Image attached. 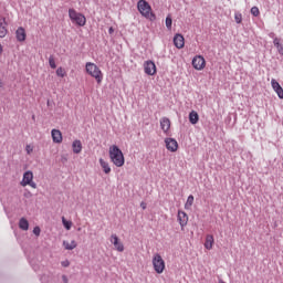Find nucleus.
I'll use <instances>...</instances> for the list:
<instances>
[{
  "mask_svg": "<svg viewBox=\"0 0 283 283\" xmlns=\"http://www.w3.org/2000/svg\"><path fill=\"white\" fill-rule=\"evenodd\" d=\"M21 187H31L36 189V182H34V174L31 170H28L23 174V178L20 182Z\"/></svg>",
  "mask_w": 283,
  "mask_h": 283,
  "instance_id": "423d86ee",
  "label": "nucleus"
},
{
  "mask_svg": "<svg viewBox=\"0 0 283 283\" xmlns=\"http://www.w3.org/2000/svg\"><path fill=\"white\" fill-rule=\"evenodd\" d=\"M193 196L190 195L185 203V209H191L193 207Z\"/></svg>",
  "mask_w": 283,
  "mask_h": 283,
  "instance_id": "393cba45",
  "label": "nucleus"
},
{
  "mask_svg": "<svg viewBox=\"0 0 283 283\" xmlns=\"http://www.w3.org/2000/svg\"><path fill=\"white\" fill-rule=\"evenodd\" d=\"M271 86L274 90L275 94H277L279 98H283V88L282 85H280V82H276L275 78H272Z\"/></svg>",
  "mask_w": 283,
  "mask_h": 283,
  "instance_id": "4468645a",
  "label": "nucleus"
},
{
  "mask_svg": "<svg viewBox=\"0 0 283 283\" xmlns=\"http://www.w3.org/2000/svg\"><path fill=\"white\" fill-rule=\"evenodd\" d=\"M108 156L115 167H123L125 165V155H123V150L118 146L112 145L108 149Z\"/></svg>",
  "mask_w": 283,
  "mask_h": 283,
  "instance_id": "f257e3e1",
  "label": "nucleus"
},
{
  "mask_svg": "<svg viewBox=\"0 0 283 283\" xmlns=\"http://www.w3.org/2000/svg\"><path fill=\"white\" fill-rule=\"evenodd\" d=\"M140 207H142V209H144V210H145V209H147V203L142 202V203H140Z\"/></svg>",
  "mask_w": 283,
  "mask_h": 283,
  "instance_id": "c9c22d12",
  "label": "nucleus"
},
{
  "mask_svg": "<svg viewBox=\"0 0 283 283\" xmlns=\"http://www.w3.org/2000/svg\"><path fill=\"white\" fill-rule=\"evenodd\" d=\"M1 87H3V83L0 82V90H1Z\"/></svg>",
  "mask_w": 283,
  "mask_h": 283,
  "instance_id": "58836bf2",
  "label": "nucleus"
},
{
  "mask_svg": "<svg viewBox=\"0 0 283 283\" xmlns=\"http://www.w3.org/2000/svg\"><path fill=\"white\" fill-rule=\"evenodd\" d=\"M63 247L66 251H74L76 249V241H63Z\"/></svg>",
  "mask_w": 283,
  "mask_h": 283,
  "instance_id": "4be33fe9",
  "label": "nucleus"
},
{
  "mask_svg": "<svg viewBox=\"0 0 283 283\" xmlns=\"http://www.w3.org/2000/svg\"><path fill=\"white\" fill-rule=\"evenodd\" d=\"M166 149L171 153L178 151V140L175 138L168 137L165 139Z\"/></svg>",
  "mask_w": 283,
  "mask_h": 283,
  "instance_id": "9d476101",
  "label": "nucleus"
},
{
  "mask_svg": "<svg viewBox=\"0 0 283 283\" xmlns=\"http://www.w3.org/2000/svg\"><path fill=\"white\" fill-rule=\"evenodd\" d=\"M177 219L181 229H185V227H187V223L189 222V216L187 214V212L178 211Z\"/></svg>",
  "mask_w": 283,
  "mask_h": 283,
  "instance_id": "9b49d317",
  "label": "nucleus"
},
{
  "mask_svg": "<svg viewBox=\"0 0 283 283\" xmlns=\"http://www.w3.org/2000/svg\"><path fill=\"white\" fill-rule=\"evenodd\" d=\"M192 67L195 70H198L199 72L205 70V67H207V61L205 60V56L202 55H196L192 59Z\"/></svg>",
  "mask_w": 283,
  "mask_h": 283,
  "instance_id": "0eeeda50",
  "label": "nucleus"
},
{
  "mask_svg": "<svg viewBox=\"0 0 283 283\" xmlns=\"http://www.w3.org/2000/svg\"><path fill=\"white\" fill-rule=\"evenodd\" d=\"M85 70L86 74H88V76H92V78H95L98 85L103 83V71H101V67H98V65L94 64L93 62H87L85 64Z\"/></svg>",
  "mask_w": 283,
  "mask_h": 283,
  "instance_id": "f03ea898",
  "label": "nucleus"
},
{
  "mask_svg": "<svg viewBox=\"0 0 283 283\" xmlns=\"http://www.w3.org/2000/svg\"><path fill=\"white\" fill-rule=\"evenodd\" d=\"M137 10L142 17H145V19H149V21H154L156 19V14L151 12V6L147 0H139L137 2Z\"/></svg>",
  "mask_w": 283,
  "mask_h": 283,
  "instance_id": "7ed1b4c3",
  "label": "nucleus"
},
{
  "mask_svg": "<svg viewBox=\"0 0 283 283\" xmlns=\"http://www.w3.org/2000/svg\"><path fill=\"white\" fill-rule=\"evenodd\" d=\"M213 242H214L213 235L208 234L206 237L205 249H207L208 251H211V249H213Z\"/></svg>",
  "mask_w": 283,
  "mask_h": 283,
  "instance_id": "aec40b11",
  "label": "nucleus"
},
{
  "mask_svg": "<svg viewBox=\"0 0 283 283\" xmlns=\"http://www.w3.org/2000/svg\"><path fill=\"white\" fill-rule=\"evenodd\" d=\"M8 35V22L6 18L0 19V39H6Z\"/></svg>",
  "mask_w": 283,
  "mask_h": 283,
  "instance_id": "2eb2a0df",
  "label": "nucleus"
},
{
  "mask_svg": "<svg viewBox=\"0 0 283 283\" xmlns=\"http://www.w3.org/2000/svg\"><path fill=\"white\" fill-rule=\"evenodd\" d=\"M56 76H59L60 78H65L67 72H65V69H63V66L57 67V70L55 71Z\"/></svg>",
  "mask_w": 283,
  "mask_h": 283,
  "instance_id": "b1692460",
  "label": "nucleus"
},
{
  "mask_svg": "<svg viewBox=\"0 0 283 283\" xmlns=\"http://www.w3.org/2000/svg\"><path fill=\"white\" fill-rule=\"evenodd\" d=\"M144 72L148 76H156V63H154L151 60L144 62Z\"/></svg>",
  "mask_w": 283,
  "mask_h": 283,
  "instance_id": "1a4fd4ad",
  "label": "nucleus"
},
{
  "mask_svg": "<svg viewBox=\"0 0 283 283\" xmlns=\"http://www.w3.org/2000/svg\"><path fill=\"white\" fill-rule=\"evenodd\" d=\"M219 283H226L224 281L220 280Z\"/></svg>",
  "mask_w": 283,
  "mask_h": 283,
  "instance_id": "ea45409f",
  "label": "nucleus"
},
{
  "mask_svg": "<svg viewBox=\"0 0 283 283\" xmlns=\"http://www.w3.org/2000/svg\"><path fill=\"white\" fill-rule=\"evenodd\" d=\"M0 54H3V45L0 44Z\"/></svg>",
  "mask_w": 283,
  "mask_h": 283,
  "instance_id": "4c0bfd02",
  "label": "nucleus"
},
{
  "mask_svg": "<svg viewBox=\"0 0 283 283\" xmlns=\"http://www.w3.org/2000/svg\"><path fill=\"white\" fill-rule=\"evenodd\" d=\"M72 150H73V154H81L83 151V143H81L80 139H75L72 143Z\"/></svg>",
  "mask_w": 283,
  "mask_h": 283,
  "instance_id": "a211bd4d",
  "label": "nucleus"
},
{
  "mask_svg": "<svg viewBox=\"0 0 283 283\" xmlns=\"http://www.w3.org/2000/svg\"><path fill=\"white\" fill-rule=\"evenodd\" d=\"M160 128L163 129L164 134H167L169 129H171V120L167 117H163L160 119Z\"/></svg>",
  "mask_w": 283,
  "mask_h": 283,
  "instance_id": "f3484780",
  "label": "nucleus"
},
{
  "mask_svg": "<svg viewBox=\"0 0 283 283\" xmlns=\"http://www.w3.org/2000/svg\"><path fill=\"white\" fill-rule=\"evenodd\" d=\"M279 54H283V45L281 44L280 46L276 48Z\"/></svg>",
  "mask_w": 283,
  "mask_h": 283,
  "instance_id": "f704fd0d",
  "label": "nucleus"
},
{
  "mask_svg": "<svg viewBox=\"0 0 283 283\" xmlns=\"http://www.w3.org/2000/svg\"><path fill=\"white\" fill-rule=\"evenodd\" d=\"M51 136H52L53 143H56L57 145H61V143H63V134L61 133V130L56 128L52 129Z\"/></svg>",
  "mask_w": 283,
  "mask_h": 283,
  "instance_id": "f8f14e48",
  "label": "nucleus"
},
{
  "mask_svg": "<svg viewBox=\"0 0 283 283\" xmlns=\"http://www.w3.org/2000/svg\"><path fill=\"white\" fill-rule=\"evenodd\" d=\"M153 266L154 271L159 275L165 273V260L159 253H155L153 256Z\"/></svg>",
  "mask_w": 283,
  "mask_h": 283,
  "instance_id": "39448f33",
  "label": "nucleus"
},
{
  "mask_svg": "<svg viewBox=\"0 0 283 283\" xmlns=\"http://www.w3.org/2000/svg\"><path fill=\"white\" fill-rule=\"evenodd\" d=\"M109 242L112 245H114L115 251H118L119 253H123V251H125V245L123 244V241H120L117 234H112L109 238Z\"/></svg>",
  "mask_w": 283,
  "mask_h": 283,
  "instance_id": "6e6552de",
  "label": "nucleus"
},
{
  "mask_svg": "<svg viewBox=\"0 0 283 283\" xmlns=\"http://www.w3.org/2000/svg\"><path fill=\"white\" fill-rule=\"evenodd\" d=\"M25 151H27L28 156H30V154H32V151H34V146L28 144L25 146Z\"/></svg>",
  "mask_w": 283,
  "mask_h": 283,
  "instance_id": "c756f323",
  "label": "nucleus"
},
{
  "mask_svg": "<svg viewBox=\"0 0 283 283\" xmlns=\"http://www.w3.org/2000/svg\"><path fill=\"white\" fill-rule=\"evenodd\" d=\"M62 266H64V268L70 266V261H67V260L62 261Z\"/></svg>",
  "mask_w": 283,
  "mask_h": 283,
  "instance_id": "72a5a7b5",
  "label": "nucleus"
},
{
  "mask_svg": "<svg viewBox=\"0 0 283 283\" xmlns=\"http://www.w3.org/2000/svg\"><path fill=\"white\" fill-rule=\"evenodd\" d=\"M19 228L22 229V231H28V229H30V222H28V219L21 218L19 221Z\"/></svg>",
  "mask_w": 283,
  "mask_h": 283,
  "instance_id": "5701e85b",
  "label": "nucleus"
},
{
  "mask_svg": "<svg viewBox=\"0 0 283 283\" xmlns=\"http://www.w3.org/2000/svg\"><path fill=\"white\" fill-rule=\"evenodd\" d=\"M49 64L52 70H56V61H54L53 56L49 59Z\"/></svg>",
  "mask_w": 283,
  "mask_h": 283,
  "instance_id": "c85d7f7f",
  "label": "nucleus"
},
{
  "mask_svg": "<svg viewBox=\"0 0 283 283\" xmlns=\"http://www.w3.org/2000/svg\"><path fill=\"white\" fill-rule=\"evenodd\" d=\"M174 45L178 49V50H182V48H185V36H182V34L177 33L174 36Z\"/></svg>",
  "mask_w": 283,
  "mask_h": 283,
  "instance_id": "ddd939ff",
  "label": "nucleus"
},
{
  "mask_svg": "<svg viewBox=\"0 0 283 283\" xmlns=\"http://www.w3.org/2000/svg\"><path fill=\"white\" fill-rule=\"evenodd\" d=\"M99 166L103 169L104 174L109 175L112 174V167L109 166V163L106 161L103 158H99Z\"/></svg>",
  "mask_w": 283,
  "mask_h": 283,
  "instance_id": "6ab92c4d",
  "label": "nucleus"
},
{
  "mask_svg": "<svg viewBox=\"0 0 283 283\" xmlns=\"http://www.w3.org/2000/svg\"><path fill=\"white\" fill-rule=\"evenodd\" d=\"M62 224L66 229V231H70V229H72V221H67L65 217H62Z\"/></svg>",
  "mask_w": 283,
  "mask_h": 283,
  "instance_id": "a878e982",
  "label": "nucleus"
},
{
  "mask_svg": "<svg viewBox=\"0 0 283 283\" xmlns=\"http://www.w3.org/2000/svg\"><path fill=\"white\" fill-rule=\"evenodd\" d=\"M234 21L235 23H242V13H235Z\"/></svg>",
  "mask_w": 283,
  "mask_h": 283,
  "instance_id": "7c9ffc66",
  "label": "nucleus"
},
{
  "mask_svg": "<svg viewBox=\"0 0 283 283\" xmlns=\"http://www.w3.org/2000/svg\"><path fill=\"white\" fill-rule=\"evenodd\" d=\"M69 19L74 25H78V28H85L87 23V18L75 9H69Z\"/></svg>",
  "mask_w": 283,
  "mask_h": 283,
  "instance_id": "20e7f679",
  "label": "nucleus"
},
{
  "mask_svg": "<svg viewBox=\"0 0 283 283\" xmlns=\"http://www.w3.org/2000/svg\"><path fill=\"white\" fill-rule=\"evenodd\" d=\"M27 36L28 34L25 33V29L23 27H19L15 31L17 41H19L20 43H23Z\"/></svg>",
  "mask_w": 283,
  "mask_h": 283,
  "instance_id": "dca6fc26",
  "label": "nucleus"
},
{
  "mask_svg": "<svg viewBox=\"0 0 283 283\" xmlns=\"http://www.w3.org/2000/svg\"><path fill=\"white\" fill-rule=\"evenodd\" d=\"M273 44L275 45V48H280L282 45V43H280V40L277 38L273 40Z\"/></svg>",
  "mask_w": 283,
  "mask_h": 283,
  "instance_id": "473e14b6",
  "label": "nucleus"
},
{
  "mask_svg": "<svg viewBox=\"0 0 283 283\" xmlns=\"http://www.w3.org/2000/svg\"><path fill=\"white\" fill-rule=\"evenodd\" d=\"M108 34H114V28L111 27V28L108 29Z\"/></svg>",
  "mask_w": 283,
  "mask_h": 283,
  "instance_id": "e433bc0d",
  "label": "nucleus"
},
{
  "mask_svg": "<svg viewBox=\"0 0 283 283\" xmlns=\"http://www.w3.org/2000/svg\"><path fill=\"white\" fill-rule=\"evenodd\" d=\"M251 14L253 17H260V9L258 7H252L251 8Z\"/></svg>",
  "mask_w": 283,
  "mask_h": 283,
  "instance_id": "cd10ccee",
  "label": "nucleus"
},
{
  "mask_svg": "<svg viewBox=\"0 0 283 283\" xmlns=\"http://www.w3.org/2000/svg\"><path fill=\"white\" fill-rule=\"evenodd\" d=\"M172 23H174V20L171 19V14H168L166 17V28H167V30H171Z\"/></svg>",
  "mask_w": 283,
  "mask_h": 283,
  "instance_id": "bb28decb",
  "label": "nucleus"
},
{
  "mask_svg": "<svg viewBox=\"0 0 283 283\" xmlns=\"http://www.w3.org/2000/svg\"><path fill=\"white\" fill-rule=\"evenodd\" d=\"M33 233H34V235H41V228H39V227H35L34 229H33Z\"/></svg>",
  "mask_w": 283,
  "mask_h": 283,
  "instance_id": "2f4dec72",
  "label": "nucleus"
},
{
  "mask_svg": "<svg viewBox=\"0 0 283 283\" xmlns=\"http://www.w3.org/2000/svg\"><path fill=\"white\" fill-rule=\"evenodd\" d=\"M189 120L191 125H197V123L200 120V116L196 111L190 112L189 114Z\"/></svg>",
  "mask_w": 283,
  "mask_h": 283,
  "instance_id": "412c9836",
  "label": "nucleus"
}]
</instances>
